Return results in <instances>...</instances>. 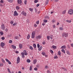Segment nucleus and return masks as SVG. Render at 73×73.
<instances>
[{
	"mask_svg": "<svg viewBox=\"0 0 73 73\" xmlns=\"http://www.w3.org/2000/svg\"><path fill=\"white\" fill-rule=\"evenodd\" d=\"M21 54L22 55V57L24 58V57H25V56H25H27L28 55V53L27 52V51L26 50H24V52H22L21 53Z\"/></svg>",
	"mask_w": 73,
	"mask_h": 73,
	"instance_id": "nucleus-1",
	"label": "nucleus"
},
{
	"mask_svg": "<svg viewBox=\"0 0 73 73\" xmlns=\"http://www.w3.org/2000/svg\"><path fill=\"white\" fill-rule=\"evenodd\" d=\"M68 13L70 15H72L73 13V10L72 9H70L68 11Z\"/></svg>",
	"mask_w": 73,
	"mask_h": 73,
	"instance_id": "nucleus-2",
	"label": "nucleus"
},
{
	"mask_svg": "<svg viewBox=\"0 0 73 73\" xmlns=\"http://www.w3.org/2000/svg\"><path fill=\"white\" fill-rule=\"evenodd\" d=\"M68 33H63V34H62L63 37H68Z\"/></svg>",
	"mask_w": 73,
	"mask_h": 73,
	"instance_id": "nucleus-3",
	"label": "nucleus"
},
{
	"mask_svg": "<svg viewBox=\"0 0 73 73\" xmlns=\"http://www.w3.org/2000/svg\"><path fill=\"white\" fill-rule=\"evenodd\" d=\"M36 33L35 32L33 31L32 34V38H35V35Z\"/></svg>",
	"mask_w": 73,
	"mask_h": 73,
	"instance_id": "nucleus-4",
	"label": "nucleus"
},
{
	"mask_svg": "<svg viewBox=\"0 0 73 73\" xmlns=\"http://www.w3.org/2000/svg\"><path fill=\"white\" fill-rule=\"evenodd\" d=\"M20 57H18L17 58V64H19V63L20 62Z\"/></svg>",
	"mask_w": 73,
	"mask_h": 73,
	"instance_id": "nucleus-5",
	"label": "nucleus"
},
{
	"mask_svg": "<svg viewBox=\"0 0 73 73\" xmlns=\"http://www.w3.org/2000/svg\"><path fill=\"white\" fill-rule=\"evenodd\" d=\"M21 14L23 15V16H27V13L24 12V11H23L21 13Z\"/></svg>",
	"mask_w": 73,
	"mask_h": 73,
	"instance_id": "nucleus-6",
	"label": "nucleus"
},
{
	"mask_svg": "<svg viewBox=\"0 0 73 73\" xmlns=\"http://www.w3.org/2000/svg\"><path fill=\"white\" fill-rule=\"evenodd\" d=\"M14 14L13 15L14 16H18V13L16 11H15L14 12Z\"/></svg>",
	"mask_w": 73,
	"mask_h": 73,
	"instance_id": "nucleus-7",
	"label": "nucleus"
},
{
	"mask_svg": "<svg viewBox=\"0 0 73 73\" xmlns=\"http://www.w3.org/2000/svg\"><path fill=\"white\" fill-rule=\"evenodd\" d=\"M41 38V36L40 35L37 36L36 37V39H40Z\"/></svg>",
	"mask_w": 73,
	"mask_h": 73,
	"instance_id": "nucleus-8",
	"label": "nucleus"
},
{
	"mask_svg": "<svg viewBox=\"0 0 73 73\" xmlns=\"http://www.w3.org/2000/svg\"><path fill=\"white\" fill-rule=\"evenodd\" d=\"M1 47H3L4 46H5V44L3 42H1Z\"/></svg>",
	"mask_w": 73,
	"mask_h": 73,
	"instance_id": "nucleus-9",
	"label": "nucleus"
},
{
	"mask_svg": "<svg viewBox=\"0 0 73 73\" xmlns=\"http://www.w3.org/2000/svg\"><path fill=\"white\" fill-rule=\"evenodd\" d=\"M1 28L3 30H4V29H5V26H4V25H2L1 26Z\"/></svg>",
	"mask_w": 73,
	"mask_h": 73,
	"instance_id": "nucleus-10",
	"label": "nucleus"
},
{
	"mask_svg": "<svg viewBox=\"0 0 73 73\" xmlns=\"http://www.w3.org/2000/svg\"><path fill=\"white\" fill-rule=\"evenodd\" d=\"M17 2L18 4H21V3H22V1L21 0H18Z\"/></svg>",
	"mask_w": 73,
	"mask_h": 73,
	"instance_id": "nucleus-11",
	"label": "nucleus"
},
{
	"mask_svg": "<svg viewBox=\"0 0 73 73\" xmlns=\"http://www.w3.org/2000/svg\"><path fill=\"white\" fill-rule=\"evenodd\" d=\"M19 48L20 49H22L23 48V45L21 44H20L19 45Z\"/></svg>",
	"mask_w": 73,
	"mask_h": 73,
	"instance_id": "nucleus-12",
	"label": "nucleus"
},
{
	"mask_svg": "<svg viewBox=\"0 0 73 73\" xmlns=\"http://www.w3.org/2000/svg\"><path fill=\"white\" fill-rule=\"evenodd\" d=\"M37 62V60H33V63L34 64H35Z\"/></svg>",
	"mask_w": 73,
	"mask_h": 73,
	"instance_id": "nucleus-13",
	"label": "nucleus"
},
{
	"mask_svg": "<svg viewBox=\"0 0 73 73\" xmlns=\"http://www.w3.org/2000/svg\"><path fill=\"white\" fill-rule=\"evenodd\" d=\"M66 10H64L62 12V14L63 15H65V13H66Z\"/></svg>",
	"mask_w": 73,
	"mask_h": 73,
	"instance_id": "nucleus-14",
	"label": "nucleus"
},
{
	"mask_svg": "<svg viewBox=\"0 0 73 73\" xmlns=\"http://www.w3.org/2000/svg\"><path fill=\"white\" fill-rule=\"evenodd\" d=\"M42 46H40V48L38 49V50L39 51L41 50V49H42Z\"/></svg>",
	"mask_w": 73,
	"mask_h": 73,
	"instance_id": "nucleus-15",
	"label": "nucleus"
},
{
	"mask_svg": "<svg viewBox=\"0 0 73 73\" xmlns=\"http://www.w3.org/2000/svg\"><path fill=\"white\" fill-rule=\"evenodd\" d=\"M52 47L53 49H56V48H57V46H52Z\"/></svg>",
	"mask_w": 73,
	"mask_h": 73,
	"instance_id": "nucleus-16",
	"label": "nucleus"
},
{
	"mask_svg": "<svg viewBox=\"0 0 73 73\" xmlns=\"http://www.w3.org/2000/svg\"><path fill=\"white\" fill-rule=\"evenodd\" d=\"M66 21L67 22V23H70L72 22V21L71 20H67Z\"/></svg>",
	"mask_w": 73,
	"mask_h": 73,
	"instance_id": "nucleus-17",
	"label": "nucleus"
},
{
	"mask_svg": "<svg viewBox=\"0 0 73 73\" xmlns=\"http://www.w3.org/2000/svg\"><path fill=\"white\" fill-rule=\"evenodd\" d=\"M12 48H13V49H16V46L13 45H12Z\"/></svg>",
	"mask_w": 73,
	"mask_h": 73,
	"instance_id": "nucleus-18",
	"label": "nucleus"
},
{
	"mask_svg": "<svg viewBox=\"0 0 73 73\" xmlns=\"http://www.w3.org/2000/svg\"><path fill=\"white\" fill-rule=\"evenodd\" d=\"M8 1H9V3H13V0H7Z\"/></svg>",
	"mask_w": 73,
	"mask_h": 73,
	"instance_id": "nucleus-19",
	"label": "nucleus"
},
{
	"mask_svg": "<svg viewBox=\"0 0 73 73\" xmlns=\"http://www.w3.org/2000/svg\"><path fill=\"white\" fill-rule=\"evenodd\" d=\"M66 53L68 54H69V55H70V52H69V51H66Z\"/></svg>",
	"mask_w": 73,
	"mask_h": 73,
	"instance_id": "nucleus-20",
	"label": "nucleus"
},
{
	"mask_svg": "<svg viewBox=\"0 0 73 73\" xmlns=\"http://www.w3.org/2000/svg\"><path fill=\"white\" fill-rule=\"evenodd\" d=\"M49 2V0H47L46 1L45 3V5H47L48 4V3Z\"/></svg>",
	"mask_w": 73,
	"mask_h": 73,
	"instance_id": "nucleus-21",
	"label": "nucleus"
},
{
	"mask_svg": "<svg viewBox=\"0 0 73 73\" xmlns=\"http://www.w3.org/2000/svg\"><path fill=\"white\" fill-rule=\"evenodd\" d=\"M61 48H63L64 49H65L66 48V46H62Z\"/></svg>",
	"mask_w": 73,
	"mask_h": 73,
	"instance_id": "nucleus-22",
	"label": "nucleus"
},
{
	"mask_svg": "<svg viewBox=\"0 0 73 73\" xmlns=\"http://www.w3.org/2000/svg\"><path fill=\"white\" fill-rule=\"evenodd\" d=\"M61 51L62 52H63V53H65V50H64V49H62L61 50Z\"/></svg>",
	"mask_w": 73,
	"mask_h": 73,
	"instance_id": "nucleus-23",
	"label": "nucleus"
},
{
	"mask_svg": "<svg viewBox=\"0 0 73 73\" xmlns=\"http://www.w3.org/2000/svg\"><path fill=\"white\" fill-rule=\"evenodd\" d=\"M29 48L30 49H31V50H33V49L32 46H30Z\"/></svg>",
	"mask_w": 73,
	"mask_h": 73,
	"instance_id": "nucleus-24",
	"label": "nucleus"
},
{
	"mask_svg": "<svg viewBox=\"0 0 73 73\" xmlns=\"http://www.w3.org/2000/svg\"><path fill=\"white\" fill-rule=\"evenodd\" d=\"M29 38H30V35H29L27 36V39H29Z\"/></svg>",
	"mask_w": 73,
	"mask_h": 73,
	"instance_id": "nucleus-25",
	"label": "nucleus"
},
{
	"mask_svg": "<svg viewBox=\"0 0 73 73\" xmlns=\"http://www.w3.org/2000/svg\"><path fill=\"white\" fill-rule=\"evenodd\" d=\"M33 47L35 48H36V44H33Z\"/></svg>",
	"mask_w": 73,
	"mask_h": 73,
	"instance_id": "nucleus-26",
	"label": "nucleus"
},
{
	"mask_svg": "<svg viewBox=\"0 0 73 73\" xmlns=\"http://www.w3.org/2000/svg\"><path fill=\"white\" fill-rule=\"evenodd\" d=\"M3 64L2 63H0V66H3Z\"/></svg>",
	"mask_w": 73,
	"mask_h": 73,
	"instance_id": "nucleus-27",
	"label": "nucleus"
},
{
	"mask_svg": "<svg viewBox=\"0 0 73 73\" xmlns=\"http://www.w3.org/2000/svg\"><path fill=\"white\" fill-rule=\"evenodd\" d=\"M27 61L28 62V63H29L30 62H31V60L29 59H27Z\"/></svg>",
	"mask_w": 73,
	"mask_h": 73,
	"instance_id": "nucleus-28",
	"label": "nucleus"
},
{
	"mask_svg": "<svg viewBox=\"0 0 73 73\" xmlns=\"http://www.w3.org/2000/svg\"><path fill=\"white\" fill-rule=\"evenodd\" d=\"M42 54L43 55V56H45L46 54H45V52H42Z\"/></svg>",
	"mask_w": 73,
	"mask_h": 73,
	"instance_id": "nucleus-29",
	"label": "nucleus"
},
{
	"mask_svg": "<svg viewBox=\"0 0 73 73\" xmlns=\"http://www.w3.org/2000/svg\"><path fill=\"white\" fill-rule=\"evenodd\" d=\"M58 58V56H57L56 55L54 57V59H56V58Z\"/></svg>",
	"mask_w": 73,
	"mask_h": 73,
	"instance_id": "nucleus-30",
	"label": "nucleus"
},
{
	"mask_svg": "<svg viewBox=\"0 0 73 73\" xmlns=\"http://www.w3.org/2000/svg\"><path fill=\"white\" fill-rule=\"evenodd\" d=\"M16 9H17V10H19V9H20V7H19V6H17L16 7Z\"/></svg>",
	"mask_w": 73,
	"mask_h": 73,
	"instance_id": "nucleus-31",
	"label": "nucleus"
},
{
	"mask_svg": "<svg viewBox=\"0 0 73 73\" xmlns=\"http://www.w3.org/2000/svg\"><path fill=\"white\" fill-rule=\"evenodd\" d=\"M50 36H47V38L48 40H49V38H50Z\"/></svg>",
	"mask_w": 73,
	"mask_h": 73,
	"instance_id": "nucleus-32",
	"label": "nucleus"
},
{
	"mask_svg": "<svg viewBox=\"0 0 73 73\" xmlns=\"http://www.w3.org/2000/svg\"><path fill=\"white\" fill-rule=\"evenodd\" d=\"M59 29L60 30V31H63V28H62V27H60Z\"/></svg>",
	"mask_w": 73,
	"mask_h": 73,
	"instance_id": "nucleus-33",
	"label": "nucleus"
},
{
	"mask_svg": "<svg viewBox=\"0 0 73 73\" xmlns=\"http://www.w3.org/2000/svg\"><path fill=\"white\" fill-rule=\"evenodd\" d=\"M58 55H61V52H60V51H59L58 52Z\"/></svg>",
	"mask_w": 73,
	"mask_h": 73,
	"instance_id": "nucleus-34",
	"label": "nucleus"
},
{
	"mask_svg": "<svg viewBox=\"0 0 73 73\" xmlns=\"http://www.w3.org/2000/svg\"><path fill=\"white\" fill-rule=\"evenodd\" d=\"M1 3H2V4H3L4 3V1L3 0H1L0 1Z\"/></svg>",
	"mask_w": 73,
	"mask_h": 73,
	"instance_id": "nucleus-35",
	"label": "nucleus"
},
{
	"mask_svg": "<svg viewBox=\"0 0 73 73\" xmlns=\"http://www.w3.org/2000/svg\"><path fill=\"white\" fill-rule=\"evenodd\" d=\"M38 1V0H35L34 1V3H37Z\"/></svg>",
	"mask_w": 73,
	"mask_h": 73,
	"instance_id": "nucleus-36",
	"label": "nucleus"
},
{
	"mask_svg": "<svg viewBox=\"0 0 73 73\" xmlns=\"http://www.w3.org/2000/svg\"><path fill=\"white\" fill-rule=\"evenodd\" d=\"M29 10L30 11H31V12H33V9H32V8H30Z\"/></svg>",
	"mask_w": 73,
	"mask_h": 73,
	"instance_id": "nucleus-37",
	"label": "nucleus"
},
{
	"mask_svg": "<svg viewBox=\"0 0 73 73\" xmlns=\"http://www.w3.org/2000/svg\"><path fill=\"white\" fill-rule=\"evenodd\" d=\"M0 34L1 35H3V32H0Z\"/></svg>",
	"mask_w": 73,
	"mask_h": 73,
	"instance_id": "nucleus-38",
	"label": "nucleus"
},
{
	"mask_svg": "<svg viewBox=\"0 0 73 73\" xmlns=\"http://www.w3.org/2000/svg\"><path fill=\"white\" fill-rule=\"evenodd\" d=\"M37 48H40V44H38L37 45Z\"/></svg>",
	"mask_w": 73,
	"mask_h": 73,
	"instance_id": "nucleus-39",
	"label": "nucleus"
},
{
	"mask_svg": "<svg viewBox=\"0 0 73 73\" xmlns=\"http://www.w3.org/2000/svg\"><path fill=\"white\" fill-rule=\"evenodd\" d=\"M9 43L11 44L12 43V41L11 40H10L9 41Z\"/></svg>",
	"mask_w": 73,
	"mask_h": 73,
	"instance_id": "nucleus-40",
	"label": "nucleus"
},
{
	"mask_svg": "<svg viewBox=\"0 0 73 73\" xmlns=\"http://www.w3.org/2000/svg\"><path fill=\"white\" fill-rule=\"evenodd\" d=\"M7 70L8 71L9 73H11V71L10 70V69H9L8 68Z\"/></svg>",
	"mask_w": 73,
	"mask_h": 73,
	"instance_id": "nucleus-41",
	"label": "nucleus"
},
{
	"mask_svg": "<svg viewBox=\"0 0 73 73\" xmlns=\"http://www.w3.org/2000/svg\"><path fill=\"white\" fill-rule=\"evenodd\" d=\"M27 0H25L24 1V3H25V4H27Z\"/></svg>",
	"mask_w": 73,
	"mask_h": 73,
	"instance_id": "nucleus-42",
	"label": "nucleus"
},
{
	"mask_svg": "<svg viewBox=\"0 0 73 73\" xmlns=\"http://www.w3.org/2000/svg\"><path fill=\"white\" fill-rule=\"evenodd\" d=\"M32 67H31V66H30V70H32Z\"/></svg>",
	"mask_w": 73,
	"mask_h": 73,
	"instance_id": "nucleus-43",
	"label": "nucleus"
},
{
	"mask_svg": "<svg viewBox=\"0 0 73 73\" xmlns=\"http://www.w3.org/2000/svg\"><path fill=\"white\" fill-rule=\"evenodd\" d=\"M55 21H56L54 19L52 21V23H54V22H55Z\"/></svg>",
	"mask_w": 73,
	"mask_h": 73,
	"instance_id": "nucleus-44",
	"label": "nucleus"
},
{
	"mask_svg": "<svg viewBox=\"0 0 73 73\" xmlns=\"http://www.w3.org/2000/svg\"><path fill=\"white\" fill-rule=\"evenodd\" d=\"M45 19H49V16H47L45 17Z\"/></svg>",
	"mask_w": 73,
	"mask_h": 73,
	"instance_id": "nucleus-45",
	"label": "nucleus"
},
{
	"mask_svg": "<svg viewBox=\"0 0 73 73\" xmlns=\"http://www.w3.org/2000/svg\"><path fill=\"white\" fill-rule=\"evenodd\" d=\"M44 23H47L48 21L47 20H44Z\"/></svg>",
	"mask_w": 73,
	"mask_h": 73,
	"instance_id": "nucleus-46",
	"label": "nucleus"
},
{
	"mask_svg": "<svg viewBox=\"0 0 73 73\" xmlns=\"http://www.w3.org/2000/svg\"><path fill=\"white\" fill-rule=\"evenodd\" d=\"M2 40H4V39H5V38H4V37H2L1 38Z\"/></svg>",
	"mask_w": 73,
	"mask_h": 73,
	"instance_id": "nucleus-47",
	"label": "nucleus"
},
{
	"mask_svg": "<svg viewBox=\"0 0 73 73\" xmlns=\"http://www.w3.org/2000/svg\"><path fill=\"white\" fill-rule=\"evenodd\" d=\"M67 47H68V48H69V49H70V46L69 45V44H68L67 45Z\"/></svg>",
	"mask_w": 73,
	"mask_h": 73,
	"instance_id": "nucleus-48",
	"label": "nucleus"
},
{
	"mask_svg": "<svg viewBox=\"0 0 73 73\" xmlns=\"http://www.w3.org/2000/svg\"><path fill=\"white\" fill-rule=\"evenodd\" d=\"M50 52L51 53H53V50H50Z\"/></svg>",
	"mask_w": 73,
	"mask_h": 73,
	"instance_id": "nucleus-49",
	"label": "nucleus"
},
{
	"mask_svg": "<svg viewBox=\"0 0 73 73\" xmlns=\"http://www.w3.org/2000/svg\"><path fill=\"white\" fill-rule=\"evenodd\" d=\"M15 38L16 39H19V37L16 36H15Z\"/></svg>",
	"mask_w": 73,
	"mask_h": 73,
	"instance_id": "nucleus-50",
	"label": "nucleus"
},
{
	"mask_svg": "<svg viewBox=\"0 0 73 73\" xmlns=\"http://www.w3.org/2000/svg\"><path fill=\"white\" fill-rule=\"evenodd\" d=\"M5 60L7 62H8L9 60H8V59L6 58L5 59Z\"/></svg>",
	"mask_w": 73,
	"mask_h": 73,
	"instance_id": "nucleus-51",
	"label": "nucleus"
},
{
	"mask_svg": "<svg viewBox=\"0 0 73 73\" xmlns=\"http://www.w3.org/2000/svg\"><path fill=\"white\" fill-rule=\"evenodd\" d=\"M40 5V4H38L36 5V7H39V6Z\"/></svg>",
	"mask_w": 73,
	"mask_h": 73,
	"instance_id": "nucleus-52",
	"label": "nucleus"
},
{
	"mask_svg": "<svg viewBox=\"0 0 73 73\" xmlns=\"http://www.w3.org/2000/svg\"><path fill=\"white\" fill-rule=\"evenodd\" d=\"M10 23L11 24H13V22L12 21H11V22H10Z\"/></svg>",
	"mask_w": 73,
	"mask_h": 73,
	"instance_id": "nucleus-53",
	"label": "nucleus"
},
{
	"mask_svg": "<svg viewBox=\"0 0 73 73\" xmlns=\"http://www.w3.org/2000/svg\"><path fill=\"white\" fill-rule=\"evenodd\" d=\"M34 70H37V68H34Z\"/></svg>",
	"mask_w": 73,
	"mask_h": 73,
	"instance_id": "nucleus-54",
	"label": "nucleus"
},
{
	"mask_svg": "<svg viewBox=\"0 0 73 73\" xmlns=\"http://www.w3.org/2000/svg\"><path fill=\"white\" fill-rule=\"evenodd\" d=\"M36 24H39V21H38L36 22Z\"/></svg>",
	"mask_w": 73,
	"mask_h": 73,
	"instance_id": "nucleus-55",
	"label": "nucleus"
},
{
	"mask_svg": "<svg viewBox=\"0 0 73 73\" xmlns=\"http://www.w3.org/2000/svg\"><path fill=\"white\" fill-rule=\"evenodd\" d=\"M2 61L3 62H5V61H4V59H2Z\"/></svg>",
	"mask_w": 73,
	"mask_h": 73,
	"instance_id": "nucleus-56",
	"label": "nucleus"
},
{
	"mask_svg": "<svg viewBox=\"0 0 73 73\" xmlns=\"http://www.w3.org/2000/svg\"><path fill=\"white\" fill-rule=\"evenodd\" d=\"M70 45L71 46H72V47H73V44H70Z\"/></svg>",
	"mask_w": 73,
	"mask_h": 73,
	"instance_id": "nucleus-57",
	"label": "nucleus"
},
{
	"mask_svg": "<svg viewBox=\"0 0 73 73\" xmlns=\"http://www.w3.org/2000/svg\"><path fill=\"white\" fill-rule=\"evenodd\" d=\"M8 62L9 64H11V62H10L9 61V60Z\"/></svg>",
	"mask_w": 73,
	"mask_h": 73,
	"instance_id": "nucleus-58",
	"label": "nucleus"
},
{
	"mask_svg": "<svg viewBox=\"0 0 73 73\" xmlns=\"http://www.w3.org/2000/svg\"><path fill=\"white\" fill-rule=\"evenodd\" d=\"M35 12H37V9H36V8H35Z\"/></svg>",
	"mask_w": 73,
	"mask_h": 73,
	"instance_id": "nucleus-59",
	"label": "nucleus"
},
{
	"mask_svg": "<svg viewBox=\"0 0 73 73\" xmlns=\"http://www.w3.org/2000/svg\"><path fill=\"white\" fill-rule=\"evenodd\" d=\"M34 27H37V25H36V24H35L34 25Z\"/></svg>",
	"mask_w": 73,
	"mask_h": 73,
	"instance_id": "nucleus-60",
	"label": "nucleus"
},
{
	"mask_svg": "<svg viewBox=\"0 0 73 73\" xmlns=\"http://www.w3.org/2000/svg\"><path fill=\"white\" fill-rule=\"evenodd\" d=\"M15 53H16L18 54L19 52H18V51H16L15 52Z\"/></svg>",
	"mask_w": 73,
	"mask_h": 73,
	"instance_id": "nucleus-61",
	"label": "nucleus"
},
{
	"mask_svg": "<svg viewBox=\"0 0 73 73\" xmlns=\"http://www.w3.org/2000/svg\"><path fill=\"white\" fill-rule=\"evenodd\" d=\"M45 25V23H42V25Z\"/></svg>",
	"mask_w": 73,
	"mask_h": 73,
	"instance_id": "nucleus-62",
	"label": "nucleus"
},
{
	"mask_svg": "<svg viewBox=\"0 0 73 73\" xmlns=\"http://www.w3.org/2000/svg\"><path fill=\"white\" fill-rule=\"evenodd\" d=\"M64 71H66V69L65 68H64Z\"/></svg>",
	"mask_w": 73,
	"mask_h": 73,
	"instance_id": "nucleus-63",
	"label": "nucleus"
},
{
	"mask_svg": "<svg viewBox=\"0 0 73 73\" xmlns=\"http://www.w3.org/2000/svg\"><path fill=\"white\" fill-rule=\"evenodd\" d=\"M47 73H51L49 70L47 71Z\"/></svg>",
	"mask_w": 73,
	"mask_h": 73,
	"instance_id": "nucleus-64",
	"label": "nucleus"
}]
</instances>
